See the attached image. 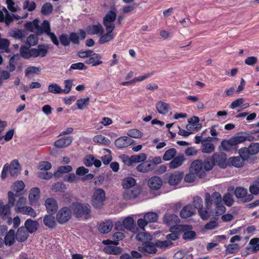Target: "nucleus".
I'll use <instances>...</instances> for the list:
<instances>
[{
  "mask_svg": "<svg viewBox=\"0 0 259 259\" xmlns=\"http://www.w3.org/2000/svg\"><path fill=\"white\" fill-rule=\"evenodd\" d=\"M185 158L183 154L175 156L169 163V167L171 169H175L181 166L184 161Z\"/></svg>",
  "mask_w": 259,
  "mask_h": 259,
  "instance_id": "a878e982",
  "label": "nucleus"
},
{
  "mask_svg": "<svg viewBox=\"0 0 259 259\" xmlns=\"http://www.w3.org/2000/svg\"><path fill=\"white\" fill-rule=\"evenodd\" d=\"M183 177L184 174L182 172H168L164 175V180L170 186H176L180 183Z\"/></svg>",
  "mask_w": 259,
  "mask_h": 259,
  "instance_id": "423d86ee",
  "label": "nucleus"
},
{
  "mask_svg": "<svg viewBox=\"0 0 259 259\" xmlns=\"http://www.w3.org/2000/svg\"><path fill=\"white\" fill-rule=\"evenodd\" d=\"M53 214L52 213L47 214L43 219V223L45 226L51 229L55 228L56 226L55 219Z\"/></svg>",
  "mask_w": 259,
  "mask_h": 259,
  "instance_id": "2f4dec72",
  "label": "nucleus"
},
{
  "mask_svg": "<svg viewBox=\"0 0 259 259\" xmlns=\"http://www.w3.org/2000/svg\"><path fill=\"white\" fill-rule=\"evenodd\" d=\"M177 150L174 148L166 150L164 153L162 159L164 161H169L173 159L177 155Z\"/></svg>",
  "mask_w": 259,
  "mask_h": 259,
  "instance_id": "58836bf2",
  "label": "nucleus"
},
{
  "mask_svg": "<svg viewBox=\"0 0 259 259\" xmlns=\"http://www.w3.org/2000/svg\"><path fill=\"white\" fill-rule=\"evenodd\" d=\"M234 195L244 202H248L253 198V196L247 193V190L242 187H237L234 190Z\"/></svg>",
  "mask_w": 259,
  "mask_h": 259,
  "instance_id": "6e6552de",
  "label": "nucleus"
},
{
  "mask_svg": "<svg viewBox=\"0 0 259 259\" xmlns=\"http://www.w3.org/2000/svg\"><path fill=\"white\" fill-rule=\"evenodd\" d=\"M113 227V223L110 220H106L101 223L99 227L98 230L103 234H106L109 232Z\"/></svg>",
  "mask_w": 259,
  "mask_h": 259,
  "instance_id": "c756f323",
  "label": "nucleus"
},
{
  "mask_svg": "<svg viewBox=\"0 0 259 259\" xmlns=\"http://www.w3.org/2000/svg\"><path fill=\"white\" fill-rule=\"evenodd\" d=\"M250 247H246V250H251L252 252L256 253L259 251V238L255 237L252 238L249 242Z\"/></svg>",
  "mask_w": 259,
  "mask_h": 259,
  "instance_id": "f704fd0d",
  "label": "nucleus"
},
{
  "mask_svg": "<svg viewBox=\"0 0 259 259\" xmlns=\"http://www.w3.org/2000/svg\"><path fill=\"white\" fill-rule=\"evenodd\" d=\"M15 239H16L15 232L14 230L10 229L5 237V244L6 245L12 246L15 243Z\"/></svg>",
  "mask_w": 259,
  "mask_h": 259,
  "instance_id": "473e14b6",
  "label": "nucleus"
},
{
  "mask_svg": "<svg viewBox=\"0 0 259 259\" xmlns=\"http://www.w3.org/2000/svg\"><path fill=\"white\" fill-rule=\"evenodd\" d=\"M19 213L29 215L33 218H35L37 214L36 211L31 207L28 206L22 207Z\"/></svg>",
  "mask_w": 259,
  "mask_h": 259,
  "instance_id": "ea45409f",
  "label": "nucleus"
},
{
  "mask_svg": "<svg viewBox=\"0 0 259 259\" xmlns=\"http://www.w3.org/2000/svg\"><path fill=\"white\" fill-rule=\"evenodd\" d=\"M214 165H218L222 168H225L227 166V154L224 152H216L211 156Z\"/></svg>",
  "mask_w": 259,
  "mask_h": 259,
  "instance_id": "9d476101",
  "label": "nucleus"
},
{
  "mask_svg": "<svg viewBox=\"0 0 259 259\" xmlns=\"http://www.w3.org/2000/svg\"><path fill=\"white\" fill-rule=\"evenodd\" d=\"M141 193L139 187H134L132 189L125 190L123 194V198L126 200H130L136 198Z\"/></svg>",
  "mask_w": 259,
  "mask_h": 259,
  "instance_id": "2eb2a0df",
  "label": "nucleus"
},
{
  "mask_svg": "<svg viewBox=\"0 0 259 259\" xmlns=\"http://www.w3.org/2000/svg\"><path fill=\"white\" fill-rule=\"evenodd\" d=\"M248 148L250 155H254L259 152V143H251Z\"/></svg>",
  "mask_w": 259,
  "mask_h": 259,
  "instance_id": "6e6d98bb",
  "label": "nucleus"
},
{
  "mask_svg": "<svg viewBox=\"0 0 259 259\" xmlns=\"http://www.w3.org/2000/svg\"><path fill=\"white\" fill-rule=\"evenodd\" d=\"M117 15L115 12L110 10L104 17L103 19V24L105 28L114 29L115 24L114 22L115 21Z\"/></svg>",
  "mask_w": 259,
  "mask_h": 259,
  "instance_id": "1a4fd4ad",
  "label": "nucleus"
},
{
  "mask_svg": "<svg viewBox=\"0 0 259 259\" xmlns=\"http://www.w3.org/2000/svg\"><path fill=\"white\" fill-rule=\"evenodd\" d=\"M53 6L50 3H45L41 8V13L44 15H48L52 12Z\"/></svg>",
  "mask_w": 259,
  "mask_h": 259,
  "instance_id": "0e129e2a",
  "label": "nucleus"
},
{
  "mask_svg": "<svg viewBox=\"0 0 259 259\" xmlns=\"http://www.w3.org/2000/svg\"><path fill=\"white\" fill-rule=\"evenodd\" d=\"M25 188V184L22 181H17L15 182L12 186V189L16 193L20 195L21 192Z\"/></svg>",
  "mask_w": 259,
  "mask_h": 259,
  "instance_id": "37998d69",
  "label": "nucleus"
},
{
  "mask_svg": "<svg viewBox=\"0 0 259 259\" xmlns=\"http://www.w3.org/2000/svg\"><path fill=\"white\" fill-rule=\"evenodd\" d=\"M134 225V221L133 218L128 217L123 220L122 224L120 222L116 223L115 224V228L118 230H121L123 226L127 230H131L133 228Z\"/></svg>",
  "mask_w": 259,
  "mask_h": 259,
  "instance_id": "f3484780",
  "label": "nucleus"
},
{
  "mask_svg": "<svg viewBox=\"0 0 259 259\" xmlns=\"http://www.w3.org/2000/svg\"><path fill=\"white\" fill-rule=\"evenodd\" d=\"M190 170L196 174L200 178L205 176V172L203 170V161L200 159L195 160L192 162Z\"/></svg>",
  "mask_w": 259,
  "mask_h": 259,
  "instance_id": "9b49d317",
  "label": "nucleus"
},
{
  "mask_svg": "<svg viewBox=\"0 0 259 259\" xmlns=\"http://www.w3.org/2000/svg\"><path fill=\"white\" fill-rule=\"evenodd\" d=\"M106 199V194L101 188L96 189L92 196L91 204L96 209L101 208L104 204Z\"/></svg>",
  "mask_w": 259,
  "mask_h": 259,
  "instance_id": "7ed1b4c3",
  "label": "nucleus"
},
{
  "mask_svg": "<svg viewBox=\"0 0 259 259\" xmlns=\"http://www.w3.org/2000/svg\"><path fill=\"white\" fill-rule=\"evenodd\" d=\"M201 151L204 153H210L214 151V146L210 143H204L202 142Z\"/></svg>",
  "mask_w": 259,
  "mask_h": 259,
  "instance_id": "a18cd8bd",
  "label": "nucleus"
},
{
  "mask_svg": "<svg viewBox=\"0 0 259 259\" xmlns=\"http://www.w3.org/2000/svg\"><path fill=\"white\" fill-rule=\"evenodd\" d=\"M102 58L101 55L93 52L92 53V55L90 56L89 59L85 60V63L91 64L92 66H97L103 63L101 60Z\"/></svg>",
  "mask_w": 259,
  "mask_h": 259,
  "instance_id": "412c9836",
  "label": "nucleus"
},
{
  "mask_svg": "<svg viewBox=\"0 0 259 259\" xmlns=\"http://www.w3.org/2000/svg\"><path fill=\"white\" fill-rule=\"evenodd\" d=\"M127 135L130 137L134 138H141L143 136V133L137 129H131L130 130L128 133Z\"/></svg>",
  "mask_w": 259,
  "mask_h": 259,
  "instance_id": "338daca9",
  "label": "nucleus"
},
{
  "mask_svg": "<svg viewBox=\"0 0 259 259\" xmlns=\"http://www.w3.org/2000/svg\"><path fill=\"white\" fill-rule=\"evenodd\" d=\"M73 215L77 219L83 218L88 220L91 217V206L87 203L82 204L79 202H73L70 205Z\"/></svg>",
  "mask_w": 259,
  "mask_h": 259,
  "instance_id": "f03ea898",
  "label": "nucleus"
},
{
  "mask_svg": "<svg viewBox=\"0 0 259 259\" xmlns=\"http://www.w3.org/2000/svg\"><path fill=\"white\" fill-rule=\"evenodd\" d=\"M93 141L95 143L102 144L105 145H108L110 144V140L101 135L95 136L93 138Z\"/></svg>",
  "mask_w": 259,
  "mask_h": 259,
  "instance_id": "c03bdc74",
  "label": "nucleus"
},
{
  "mask_svg": "<svg viewBox=\"0 0 259 259\" xmlns=\"http://www.w3.org/2000/svg\"><path fill=\"white\" fill-rule=\"evenodd\" d=\"M132 140L128 137H121L116 140L115 145L117 148L122 149L131 145Z\"/></svg>",
  "mask_w": 259,
  "mask_h": 259,
  "instance_id": "393cba45",
  "label": "nucleus"
},
{
  "mask_svg": "<svg viewBox=\"0 0 259 259\" xmlns=\"http://www.w3.org/2000/svg\"><path fill=\"white\" fill-rule=\"evenodd\" d=\"M226 247V254H232L237 252L239 250V245L237 244H230Z\"/></svg>",
  "mask_w": 259,
  "mask_h": 259,
  "instance_id": "13d9d810",
  "label": "nucleus"
},
{
  "mask_svg": "<svg viewBox=\"0 0 259 259\" xmlns=\"http://www.w3.org/2000/svg\"><path fill=\"white\" fill-rule=\"evenodd\" d=\"M162 185V179L158 176H153L149 179L148 182V186L153 190L159 189Z\"/></svg>",
  "mask_w": 259,
  "mask_h": 259,
  "instance_id": "6ab92c4d",
  "label": "nucleus"
},
{
  "mask_svg": "<svg viewBox=\"0 0 259 259\" xmlns=\"http://www.w3.org/2000/svg\"><path fill=\"white\" fill-rule=\"evenodd\" d=\"M114 29L106 28V32L100 35L99 39V43L101 45L105 44L113 39L114 37V34L113 31Z\"/></svg>",
  "mask_w": 259,
  "mask_h": 259,
  "instance_id": "b1692460",
  "label": "nucleus"
},
{
  "mask_svg": "<svg viewBox=\"0 0 259 259\" xmlns=\"http://www.w3.org/2000/svg\"><path fill=\"white\" fill-rule=\"evenodd\" d=\"M20 53L22 58L25 59H28L32 57L31 49L26 46H22L20 48Z\"/></svg>",
  "mask_w": 259,
  "mask_h": 259,
  "instance_id": "a19ab883",
  "label": "nucleus"
},
{
  "mask_svg": "<svg viewBox=\"0 0 259 259\" xmlns=\"http://www.w3.org/2000/svg\"><path fill=\"white\" fill-rule=\"evenodd\" d=\"M12 206H10L9 204H3L1 206V211H2V217L3 219H7L9 218L10 215L11 214V208Z\"/></svg>",
  "mask_w": 259,
  "mask_h": 259,
  "instance_id": "49530a36",
  "label": "nucleus"
},
{
  "mask_svg": "<svg viewBox=\"0 0 259 259\" xmlns=\"http://www.w3.org/2000/svg\"><path fill=\"white\" fill-rule=\"evenodd\" d=\"M230 163L236 167H241L243 165L244 160L239 156H234L229 158Z\"/></svg>",
  "mask_w": 259,
  "mask_h": 259,
  "instance_id": "79ce46f5",
  "label": "nucleus"
},
{
  "mask_svg": "<svg viewBox=\"0 0 259 259\" xmlns=\"http://www.w3.org/2000/svg\"><path fill=\"white\" fill-rule=\"evenodd\" d=\"M214 165H215L211 157H207L203 162V167L204 170L206 171L211 170Z\"/></svg>",
  "mask_w": 259,
  "mask_h": 259,
  "instance_id": "603ef678",
  "label": "nucleus"
},
{
  "mask_svg": "<svg viewBox=\"0 0 259 259\" xmlns=\"http://www.w3.org/2000/svg\"><path fill=\"white\" fill-rule=\"evenodd\" d=\"M196 212L193 205L191 204L185 206L180 211V216L182 218L186 219L192 216Z\"/></svg>",
  "mask_w": 259,
  "mask_h": 259,
  "instance_id": "4be33fe9",
  "label": "nucleus"
},
{
  "mask_svg": "<svg viewBox=\"0 0 259 259\" xmlns=\"http://www.w3.org/2000/svg\"><path fill=\"white\" fill-rule=\"evenodd\" d=\"M8 204L10 206H14L16 202V197L19 196L17 194H14L12 191H9L8 193Z\"/></svg>",
  "mask_w": 259,
  "mask_h": 259,
  "instance_id": "e2e57ef3",
  "label": "nucleus"
},
{
  "mask_svg": "<svg viewBox=\"0 0 259 259\" xmlns=\"http://www.w3.org/2000/svg\"><path fill=\"white\" fill-rule=\"evenodd\" d=\"M72 169V166L70 165L61 166L58 167V170L55 172L54 175L58 177V174H64L71 171Z\"/></svg>",
  "mask_w": 259,
  "mask_h": 259,
  "instance_id": "052dcab7",
  "label": "nucleus"
},
{
  "mask_svg": "<svg viewBox=\"0 0 259 259\" xmlns=\"http://www.w3.org/2000/svg\"><path fill=\"white\" fill-rule=\"evenodd\" d=\"M26 198L23 196H21L19 198L16 203L15 211L19 212L20 208L22 207H24L26 203Z\"/></svg>",
  "mask_w": 259,
  "mask_h": 259,
  "instance_id": "bf43d9fd",
  "label": "nucleus"
},
{
  "mask_svg": "<svg viewBox=\"0 0 259 259\" xmlns=\"http://www.w3.org/2000/svg\"><path fill=\"white\" fill-rule=\"evenodd\" d=\"M15 234L16 239L19 242L25 241L28 237V232L24 227L19 228Z\"/></svg>",
  "mask_w": 259,
  "mask_h": 259,
  "instance_id": "7c9ffc66",
  "label": "nucleus"
},
{
  "mask_svg": "<svg viewBox=\"0 0 259 259\" xmlns=\"http://www.w3.org/2000/svg\"><path fill=\"white\" fill-rule=\"evenodd\" d=\"M163 221L167 226H175L179 223L180 219L177 215L167 212L163 217Z\"/></svg>",
  "mask_w": 259,
  "mask_h": 259,
  "instance_id": "dca6fc26",
  "label": "nucleus"
},
{
  "mask_svg": "<svg viewBox=\"0 0 259 259\" xmlns=\"http://www.w3.org/2000/svg\"><path fill=\"white\" fill-rule=\"evenodd\" d=\"M9 45L10 42L8 39L6 38H1L0 39V50H4L5 52L9 53Z\"/></svg>",
  "mask_w": 259,
  "mask_h": 259,
  "instance_id": "680f3d73",
  "label": "nucleus"
},
{
  "mask_svg": "<svg viewBox=\"0 0 259 259\" xmlns=\"http://www.w3.org/2000/svg\"><path fill=\"white\" fill-rule=\"evenodd\" d=\"M71 217L70 208L67 207L61 208L56 214V220L60 224H64L69 221Z\"/></svg>",
  "mask_w": 259,
  "mask_h": 259,
  "instance_id": "0eeeda50",
  "label": "nucleus"
},
{
  "mask_svg": "<svg viewBox=\"0 0 259 259\" xmlns=\"http://www.w3.org/2000/svg\"><path fill=\"white\" fill-rule=\"evenodd\" d=\"M136 184V180L132 177H127L124 178L122 181V186L125 189H128L134 187Z\"/></svg>",
  "mask_w": 259,
  "mask_h": 259,
  "instance_id": "4c0bfd02",
  "label": "nucleus"
},
{
  "mask_svg": "<svg viewBox=\"0 0 259 259\" xmlns=\"http://www.w3.org/2000/svg\"><path fill=\"white\" fill-rule=\"evenodd\" d=\"M156 108L159 113L163 115L167 113L170 109L169 104L162 101H160L157 103Z\"/></svg>",
  "mask_w": 259,
  "mask_h": 259,
  "instance_id": "72a5a7b5",
  "label": "nucleus"
},
{
  "mask_svg": "<svg viewBox=\"0 0 259 259\" xmlns=\"http://www.w3.org/2000/svg\"><path fill=\"white\" fill-rule=\"evenodd\" d=\"M38 38L35 34L29 35L26 39V43L29 46H34L37 44Z\"/></svg>",
  "mask_w": 259,
  "mask_h": 259,
  "instance_id": "69168bd1",
  "label": "nucleus"
},
{
  "mask_svg": "<svg viewBox=\"0 0 259 259\" xmlns=\"http://www.w3.org/2000/svg\"><path fill=\"white\" fill-rule=\"evenodd\" d=\"M154 169V164L148 161L143 162L136 167V169L138 171L144 173L151 171Z\"/></svg>",
  "mask_w": 259,
  "mask_h": 259,
  "instance_id": "c85d7f7f",
  "label": "nucleus"
},
{
  "mask_svg": "<svg viewBox=\"0 0 259 259\" xmlns=\"http://www.w3.org/2000/svg\"><path fill=\"white\" fill-rule=\"evenodd\" d=\"M138 250L141 253H143L153 254L157 251L155 244L153 242L148 241L143 242L142 245L138 247Z\"/></svg>",
  "mask_w": 259,
  "mask_h": 259,
  "instance_id": "f8f14e48",
  "label": "nucleus"
},
{
  "mask_svg": "<svg viewBox=\"0 0 259 259\" xmlns=\"http://www.w3.org/2000/svg\"><path fill=\"white\" fill-rule=\"evenodd\" d=\"M32 57L36 58L45 57L48 53V47L45 44H40L37 46V48L31 49Z\"/></svg>",
  "mask_w": 259,
  "mask_h": 259,
  "instance_id": "ddd939ff",
  "label": "nucleus"
},
{
  "mask_svg": "<svg viewBox=\"0 0 259 259\" xmlns=\"http://www.w3.org/2000/svg\"><path fill=\"white\" fill-rule=\"evenodd\" d=\"M234 146L235 145L232 138L229 140H223L221 143V147L225 151H231L233 149Z\"/></svg>",
  "mask_w": 259,
  "mask_h": 259,
  "instance_id": "c9c22d12",
  "label": "nucleus"
},
{
  "mask_svg": "<svg viewBox=\"0 0 259 259\" xmlns=\"http://www.w3.org/2000/svg\"><path fill=\"white\" fill-rule=\"evenodd\" d=\"M144 217L148 223L156 222L158 219V214L156 213L153 212H147L144 215Z\"/></svg>",
  "mask_w": 259,
  "mask_h": 259,
  "instance_id": "8fccbe9b",
  "label": "nucleus"
},
{
  "mask_svg": "<svg viewBox=\"0 0 259 259\" xmlns=\"http://www.w3.org/2000/svg\"><path fill=\"white\" fill-rule=\"evenodd\" d=\"M193 227L191 225H178L177 226V231L183 233L182 238L185 240H192L196 235L194 231L192 230Z\"/></svg>",
  "mask_w": 259,
  "mask_h": 259,
  "instance_id": "39448f33",
  "label": "nucleus"
},
{
  "mask_svg": "<svg viewBox=\"0 0 259 259\" xmlns=\"http://www.w3.org/2000/svg\"><path fill=\"white\" fill-rule=\"evenodd\" d=\"M48 92L53 94H57L62 93L63 89L57 83H52L48 86Z\"/></svg>",
  "mask_w": 259,
  "mask_h": 259,
  "instance_id": "864d4df0",
  "label": "nucleus"
},
{
  "mask_svg": "<svg viewBox=\"0 0 259 259\" xmlns=\"http://www.w3.org/2000/svg\"><path fill=\"white\" fill-rule=\"evenodd\" d=\"M90 98L87 97L86 98H81L76 101V105L79 109L82 110L86 108L89 103Z\"/></svg>",
  "mask_w": 259,
  "mask_h": 259,
  "instance_id": "3c124183",
  "label": "nucleus"
},
{
  "mask_svg": "<svg viewBox=\"0 0 259 259\" xmlns=\"http://www.w3.org/2000/svg\"><path fill=\"white\" fill-rule=\"evenodd\" d=\"M45 205L49 213L55 214L58 208L57 202L53 198H47L45 201Z\"/></svg>",
  "mask_w": 259,
  "mask_h": 259,
  "instance_id": "a211bd4d",
  "label": "nucleus"
},
{
  "mask_svg": "<svg viewBox=\"0 0 259 259\" xmlns=\"http://www.w3.org/2000/svg\"><path fill=\"white\" fill-rule=\"evenodd\" d=\"M232 139L235 145L236 146L237 145L242 143L243 142H244L247 140V136H243V135H239V134L236 136H234L232 137Z\"/></svg>",
  "mask_w": 259,
  "mask_h": 259,
  "instance_id": "774afa93",
  "label": "nucleus"
},
{
  "mask_svg": "<svg viewBox=\"0 0 259 259\" xmlns=\"http://www.w3.org/2000/svg\"><path fill=\"white\" fill-rule=\"evenodd\" d=\"M73 138L72 137H63L57 140L54 143V146L59 148L66 147L71 144Z\"/></svg>",
  "mask_w": 259,
  "mask_h": 259,
  "instance_id": "cd10ccee",
  "label": "nucleus"
},
{
  "mask_svg": "<svg viewBox=\"0 0 259 259\" xmlns=\"http://www.w3.org/2000/svg\"><path fill=\"white\" fill-rule=\"evenodd\" d=\"M39 226V223L37 221L29 219L25 222L24 227L28 233L32 234L37 230Z\"/></svg>",
  "mask_w": 259,
  "mask_h": 259,
  "instance_id": "aec40b11",
  "label": "nucleus"
},
{
  "mask_svg": "<svg viewBox=\"0 0 259 259\" xmlns=\"http://www.w3.org/2000/svg\"><path fill=\"white\" fill-rule=\"evenodd\" d=\"M86 32L89 35H98L102 34L104 32V29L102 25L100 23L98 24H91L87 26Z\"/></svg>",
  "mask_w": 259,
  "mask_h": 259,
  "instance_id": "4468645a",
  "label": "nucleus"
},
{
  "mask_svg": "<svg viewBox=\"0 0 259 259\" xmlns=\"http://www.w3.org/2000/svg\"><path fill=\"white\" fill-rule=\"evenodd\" d=\"M10 165L9 169L10 175L13 177H17L20 172L21 166L17 159L12 160Z\"/></svg>",
  "mask_w": 259,
  "mask_h": 259,
  "instance_id": "5701e85b",
  "label": "nucleus"
},
{
  "mask_svg": "<svg viewBox=\"0 0 259 259\" xmlns=\"http://www.w3.org/2000/svg\"><path fill=\"white\" fill-rule=\"evenodd\" d=\"M133 163H139L144 161L147 158V155L144 153H141L138 155L132 156Z\"/></svg>",
  "mask_w": 259,
  "mask_h": 259,
  "instance_id": "5fc2aeb1",
  "label": "nucleus"
},
{
  "mask_svg": "<svg viewBox=\"0 0 259 259\" xmlns=\"http://www.w3.org/2000/svg\"><path fill=\"white\" fill-rule=\"evenodd\" d=\"M108 245L103 248V251L105 253L108 254L117 255L121 252L122 249L120 247Z\"/></svg>",
  "mask_w": 259,
  "mask_h": 259,
  "instance_id": "e433bc0d",
  "label": "nucleus"
},
{
  "mask_svg": "<svg viewBox=\"0 0 259 259\" xmlns=\"http://www.w3.org/2000/svg\"><path fill=\"white\" fill-rule=\"evenodd\" d=\"M61 44L64 47H67L70 44L69 36L66 33H62L59 36Z\"/></svg>",
  "mask_w": 259,
  "mask_h": 259,
  "instance_id": "4d7b16f0",
  "label": "nucleus"
},
{
  "mask_svg": "<svg viewBox=\"0 0 259 259\" xmlns=\"http://www.w3.org/2000/svg\"><path fill=\"white\" fill-rule=\"evenodd\" d=\"M177 226H174L170 228L171 233L167 235V238L171 240L175 241L179 238V233L180 232L177 231Z\"/></svg>",
  "mask_w": 259,
  "mask_h": 259,
  "instance_id": "de8ad7c7",
  "label": "nucleus"
},
{
  "mask_svg": "<svg viewBox=\"0 0 259 259\" xmlns=\"http://www.w3.org/2000/svg\"><path fill=\"white\" fill-rule=\"evenodd\" d=\"M228 206H231L234 203L233 195L229 192L225 193L222 198V201Z\"/></svg>",
  "mask_w": 259,
  "mask_h": 259,
  "instance_id": "09e8293b",
  "label": "nucleus"
},
{
  "mask_svg": "<svg viewBox=\"0 0 259 259\" xmlns=\"http://www.w3.org/2000/svg\"><path fill=\"white\" fill-rule=\"evenodd\" d=\"M205 205L209 213V218L211 215H220L226 211V207L222 202V197L218 192H213L211 194L206 192L205 194Z\"/></svg>",
  "mask_w": 259,
  "mask_h": 259,
  "instance_id": "f257e3e1",
  "label": "nucleus"
},
{
  "mask_svg": "<svg viewBox=\"0 0 259 259\" xmlns=\"http://www.w3.org/2000/svg\"><path fill=\"white\" fill-rule=\"evenodd\" d=\"M195 210H198L200 218L203 220H207L209 218V213L206 209V206H203L202 199L200 196H196L193 198L192 204Z\"/></svg>",
  "mask_w": 259,
  "mask_h": 259,
  "instance_id": "20e7f679",
  "label": "nucleus"
},
{
  "mask_svg": "<svg viewBox=\"0 0 259 259\" xmlns=\"http://www.w3.org/2000/svg\"><path fill=\"white\" fill-rule=\"evenodd\" d=\"M40 196V190L37 187L32 188L29 193L28 199L29 203L31 205H33L38 200Z\"/></svg>",
  "mask_w": 259,
  "mask_h": 259,
  "instance_id": "bb28decb",
  "label": "nucleus"
}]
</instances>
